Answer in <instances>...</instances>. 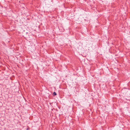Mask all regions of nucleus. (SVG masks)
<instances>
[{
	"instance_id": "nucleus-2",
	"label": "nucleus",
	"mask_w": 130,
	"mask_h": 130,
	"mask_svg": "<svg viewBox=\"0 0 130 130\" xmlns=\"http://www.w3.org/2000/svg\"><path fill=\"white\" fill-rule=\"evenodd\" d=\"M29 128L28 127V128L26 129L27 130H29Z\"/></svg>"
},
{
	"instance_id": "nucleus-1",
	"label": "nucleus",
	"mask_w": 130,
	"mask_h": 130,
	"mask_svg": "<svg viewBox=\"0 0 130 130\" xmlns=\"http://www.w3.org/2000/svg\"><path fill=\"white\" fill-rule=\"evenodd\" d=\"M53 95L54 96L56 95H57L56 93L55 92H54L53 93Z\"/></svg>"
}]
</instances>
